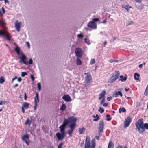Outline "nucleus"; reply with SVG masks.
Masks as SVG:
<instances>
[{
  "mask_svg": "<svg viewBox=\"0 0 148 148\" xmlns=\"http://www.w3.org/2000/svg\"><path fill=\"white\" fill-rule=\"evenodd\" d=\"M18 81V82H21L22 80V79L21 77H19L17 79Z\"/></svg>",
  "mask_w": 148,
  "mask_h": 148,
  "instance_id": "nucleus-57",
  "label": "nucleus"
},
{
  "mask_svg": "<svg viewBox=\"0 0 148 148\" xmlns=\"http://www.w3.org/2000/svg\"><path fill=\"white\" fill-rule=\"evenodd\" d=\"M37 87L38 90L40 91L41 90V84L40 83H38L37 84Z\"/></svg>",
  "mask_w": 148,
  "mask_h": 148,
  "instance_id": "nucleus-36",
  "label": "nucleus"
},
{
  "mask_svg": "<svg viewBox=\"0 0 148 148\" xmlns=\"http://www.w3.org/2000/svg\"><path fill=\"white\" fill-rule=\"evenodd\" d=\"M95 138L97 140H99V137L98 136H95Z\"/></svg>",
  "mask_w": 148,
  "mask_h": 148,
  "instance_id": "nucleus-60",
  "label": "nucleus"
},
{
  "mask_svg": "<svg viewBox=\"0 0 148 148\" xmlns=\"http://www.w3.org/2000/svg\"><path fill=\"white\" fill-rule=\"evenodd\" d=\"M26 43L29 48H30V44L29 42H26Z\"/></svg>",
  "mask_w": 148,
  "mask_h": 148,
  "instance_id": "nucleus-50",
  "label": "nucleus"
},
{
  "mask_svg": "<svg viewBox=\"0 0 148 148\" xmlns=\"http://www.w3.org/2000/svg\"><path fill=\"white\" fill-rule=\"evenodd\" d=\"M61 110H65V104H62V106L60 108Z\"/></svg>",
  "mask_w": 148,
  "mask_h": 148,
  "instance_id": "nucleus-40",
  "label": "nucleus"
},
{
  "mask_svg": "<svg viewBox=\"0 0 148 148\" xmlns=\"http://www.w3.org/2000/svg\"><path fill=\"white\" fill-rule=\"evenodd\" d=\"M110 115L109 114H108L107 115V120L108 121H110L111 120V118L110 117Z\"/></svg>",
  "mask_w": 148,
  "mask_h": 148,
  "instance_id": "nucleus-42",
  "label": "nucleus"
},
{
  "mask_svg": "<svg viewBox=\"0 0 148 148\" xmlns=\"http://www.w3.org/2000/svg\"><path fill=\"white\" fill-rule=\"evenodd\" d=\"M85 130V129L84 127H83L81 128H79V134H82L83 131Z\"/></svg>",
  "mask_w": 148,
  "mask_h": 148,
  "instance_id": "nucleus-29",
  "label": "nucleus"
},
{
  "mask_svg": "<svg viewBox=\"0 0 148 148\" xmlns=\"http://www.w3.org/2000/svg\"><path fill=\"white\" fill-rule=\"evenodd\" d=\"M27 73L26 72H21V76L22 77H24L25 75H27Z\"/></svg>",
  "mask_w": 148,
  "mask_h": 148,
  "instance_id": "nucleus-37",
  "label": "nucleus"
},
{
  "mask_svg": "<svg viewBox=\"0 0 148 148\" xmlns=\"http://www.w3.org/2000/svg\"><path fill=\"white\" fill-rule=\"evenodd\" d=\"M17 78V77L16 76H15L12 79V82L14 81V80H15Z\"/></svg>",
  "mask_w": 148,
  "mask_h": 148,
  "instance_id": "nucleus-56",
  "label": "nucleus"
},
{
  "mask_svg": "<svg viewBox=\"0 0 148 148\" xmlns=\"http://www.w3.org/2000/svg\"><path fill=\"white\" fill-rule=\"evenodd\" d=\"M99 21V19L98 18H95L92 19V21L90 22L88 24V26L93 29H96L97 26L95 23L96 22H98Z\"/></svg>",
  "mask_w": 148,
  "mask_h": 148,
  "instance_id": "nucleus-4",
  "label": "nucleus"
},
{
  "mask_svg": "<svg viewBox=\"0 0 148 148\" xmlns=\"http://www.w3.org/2000/svg\"><path fill=\"white\" fill-rule=\"evenodd\" d=\"M122 7L123 8H125L128 12L129 11V9L130 8H132V7L131 6H130L128 5H122Z\"/></svg>",
  "mask_w": 148,
  "mask_h": 148,
  "instance_id": "nucleus-18",
  "label": "nucleus"
},
{
  "mask_svg": "<svg viewBox=\"0 0 148 148\" xmlns=\"http://www.w3.org/2000/svg\"><path fill=\"white\" fill-rule=\"evenodd\" d=\"M116 39H117V38L115 37H113V41L114 42L115 40Z\"/></svg>",
  "mask_w": 148,
  "mask_h": 148,
  "instance_id": "nucleus-64",
  "label": "nucleus"
},
{
  "mask_svg": "<svg viewBox=\"0 0 148 148\" xmlns=\"http://www.w3.org/2000/svg\"><path fill=\"white\" fill-rule=\"evenodd\" d=\"M5 82L4 77L1 76L0 77V83L2 84Z\"/></svg>",
  "mask_w": 148,
  "mask_h": 148,
  "instance_id": "nucleus-33",
  "label": "nucleus"
},
{
  "mask_svg": "<svg viewBox=\"0 0 148 148\" xmlns=\"http://www.w3.org/2000/svg\"><path fill=\"white\" fill-rule=\"evenodd\" d=\"M0 15H2V14L1 13V11L0 10ZM0 25L2 27H4L5 25V23L4 22L3 20H1L0 18Z\"/></svg>",
  "mask_w": 148,
  "mask_h": 148,
  "instance_id": "nucleus-26",
  "label": "nucleus"
},
{
  "mask_svg": "<svg viewBox=\"0 0 148 148\" xmlns=\"http://www.w3.org/2000/svg\"><path fill=\"white\" fill-rule=\"evenodd\" d=\"M76 118L73 116L70 117L67 119H65V126L68 123H71L69 126L70 129L65 132V135L68 133L70 136H71L76 125Z\"/></svg>",
  "mask_w": 148,
  "mask_h": 148,
  "instance_id": "nucleus-1",
  "label": "nucleus"
},
{
  "mask_svg": "<svg viewBox=\"0 0 148 148\" xmlns=\"http://www.w3.org/2000/svg\"><path fill=\"white\" fill-rule=\"evenodd\" d=\"M27 97L26 96V93L25 92L24 93V99L25 100H27Z\"/></svg>",
  "mask_w": 148,
  "mask_h": 148,
  "instance_id": "nucleus-53",
  "label": "nucleus"
},
{
  "mask_svg": "<svg viewBox=\"0 0 148 148\" xmlns=\"http://www.w3.org/2000/svg\"><path fill=\"white\" fill-rule=\"evenodd\" d=\"M21 109H22V112L23 113H24L25 112V110L24 109V107H23V106L22 107Z\"/></svg>",
  "mask_w": 148,
  "mask_h": 148,
  "instance_id": "nucleus-51",
  "label": "nucleus"
},
{
  "mask_svg": "<svg viewBox=\"0 0 148 148\" xmlns=\"http://www.w3.org/2000/svg\"><path fill=\"white\" fill-rule=\"evenodd\" d=\"M32 121V119H31V120H30L28 118L26 120V121L25 124L26 125H27L28 126V127H30V125L31 123V122Z\"/></svg>",
  "mask_w": 148,
  "mask_h": 148,
  "instance_id": "nucleus-17",
  "label": "nucleus"
},
{
  "mask_svg": "<svg viewBox=\"0 0 148 148\" xmlns=\"http://www.w3.org/2000/svg\"><path fill=\"white\" fill-rule=\"evenodd\" d=\"M76 55L79 58L82 56L83 52L82 49L80 48H76L75 51Z\"/></svg>",
  "mask_w": 148,
  "mask_h": 148,
  "instance_id": "nucleus-10",
  "label": "nucleus"
},
{
  "mask_svg": "<svg viewBox=\"0 0 148 148\" xmlns=\"http://www.w3.org/2000/svg\"><path fill=\"white\" fill-rule=\"evenodd\" d=\"M134 22L132 21H131L130 22V23H128L127 24V26H129L130 25H131L132 24H134Z\"/></svg>",
  "mask_w": 148,
  "mask_h": 148,
  "instance_id": "nucleus-46",
  "label": "nucleus"
},
{
  "mask_svg": "<svg viewBox=\"0 0 148 148\" xmlns=\"http://www.w3.org/2000/svg\"><path fill=\"white\" fill-rule=\"evenodd\" d=\"M136 1L139 3H141L142 2L141 0H136Z\"/></svg>",
  "mask_w": 148,
  "mask_h": 148,
  "instance_id": "nucleus-55",
  "label": "nucleus"
},
{
  "mask_svg": "<svg viewBox=\"0 0 148 148\" xmlns=\"http://www.w3.org/2000/svg\"><path fill=\"white\" fill-rule=\"evenodd\" d=\"M63 143H60L58 146V148H62V145H63Z\"/></svg>",
  "mask_w": 148,
  "mask_h": 148,
  "instance_id": "nucleus-48",
  "label": "nucleus"
},
{
  "mask_svg": "<svg viewBox=\"0 0 148 148\" xmlns=\"http://www.w3.org/2000/svg\"><path fill=\"white\" fill-rule=\"evenodd\" d=\"M116 148H123V147L122 146L119 145Z\"/></svg>",
  "mask_w": 148,
  "mask_h": 148,
  "instance_id": "nucleus-59",
  "label": "nucleus"
},
{
  "mask_svg": "<svg viewBox=\"0 0 148 148\" xmlns=\"http://www.w3.org/2000/svg\"><path fill=\"white\" fill-rule=\"evenodd\" d=\"M22 106H23L24 108L27 109L29 107V104L27 102H25L23 103Z\"/></svg>",
  "mask_w": 148,
  "mask_h": 148,
  "instance_id": "nucleus-24",
  "label": "nucleus"
},
{
  "mask_svg": "<svg viewBox=\"0 0 148 148\" xmlns=\"http://www.w3.org/2000/svg\"><path fill=\"white\" fill-rule=\"evenodd\" d=\"M140 75L138 73H136L134 74V78L136 80H138L139 79V77Z\"/></svg>",
  "mask_w": 148,
  "mask_h": 148,
  "instance_id": "nucleus-23",
  "label": "nucleus"
},
{
  "mask_svg": "<svg viewBox=\"0 0 148 148\" xmlns=\"http://www.w3.org/2000/svg\"><path fill=\"white\" fill-rule=\"evenodd\" d=\"M24 142L27 145H29V142L28 140L25 141Z\"/></svg>",
  "mask_w": 148,
  "mask_h": 148,
  "instance_id": "nucleus-52",
  "label": "nucleus"
},
{
  "mask_svg": "<svg viewBox=\"0 0 148 148\" xmlns=\"http://www.w3.org/2000/svg\"><path fill=\"white\" fill-rule=\"evenodd\" d=\"M119 95L121 97H122L123 96V94L121 92L119 91L116 92L114 94L113 96L115 97H117Z\"/></svg>",
  "mask_w": 148,
  "mask_h": 148,
  "instance_id": "nucleus-16",
  "label": "nucleus"
},
{
  "mask_svg": "<svg viewBox=\"0 0 148 148\" xmlns=\"http://www.w3.org/2000/svg\"><path fill=\"white\" fill-rule=\"evenodd\" d=\"M36 96L34 97L35 103H38L39 102V95L37 92H36Z\"/></svg>",
  "mask_w": 148,
  "mask_h": 148,
  "instance_id": "nucleus-20",
  "label": "nucleus"
},
{
  "mask_svg": "<svg viewBox=\"0 0 148 148\" xmlns=\"http://www.w3.org/2000/svg\"><path fill=\"white\" fill-rule=\"evenodd\" d=\"M120 77L121 79L119 80H121L122 82L125 81L127 79V77H124L123 75H121L120 76Z\"/></svg>",
  "mask_w": 148,
  "mask_h": 148,
  "instance_id": "nucleus-25",
  "label": "nucleus"
},
{
  "mask_svg": "<svg viewBox=\"0 0 148 148\" xmlns=\"http://www.w3.org/2000/svg\"><path fill=\"white\" fill-rule=\"evenodd\" d=\"M98 111L99 112L101 113H103L104 112V110L102 109L101 108V107H100L99 108V109L98 110Z\"/></svg>",
  "mask_w": 148,
  "mask_h": 148,
  "instance_id": "nucleus-35",
  "label": "nucleus"
},
{
  "mask_svg": "<svg viewBox=\"0 0 148 148\" xmlns=\"http://www.w3.org/2000/svg\"><path fill=\"white\" fill-rule=\"evenodd\" d=\"M37 103H36H36H35L34 106V110H35L36 109V108L37 107Z\"/></svg>",
  "mask_w": 148,
  "mask_h": 148,
  "instance_id": "nucleus-47",
  "label": "nucleus"
},
{
  "mask_svg": "<svg viewBox=\"0 0 148 148\" xmlns=\"http://www.w3.org/2000/svg\"><path fill=\"white\" fill-rule=\"evenodd\" d=\"M106 92L105 91H103L99 95V99L100 100L102 99L105 98Z\"/></svg>",
  "mask_w": 148,
  "mask_h": 148,
  "instance_id": "nucleus-15",
  "label": "nucleus"
},
{
  "mask_svg": "<svg viewBox=\"0 0 148 148\" xmlns=\"http://www.w3.org/2000/svg\"><path fill=\"white\" fill-rule=\"evenodd\" d=\"M91 145L95 147L96 145L95 143V139H93L92 140Z\"/></svg>",
  "mask_w": 148,
  "mask_h": 148,
  "instance_id": "nucleus-38",
  "label": "nucleus"
},
{
  "mask_svg": "<svg viewBox=\"0 0 148 148\" xmlns=\"http://www.w3.org/2000/svg\"><path fill=\"white\" fill-rule=\"evenodd\" d=\"M20 61H19V62L20 63L22 62L26 65L28 63L30 64H33V61L32 58L29 59L28 62H27V57L23 54H22L20 58Z\"/></svg>",
  "mask_w": 148,
  "mask_h": 148,
  "instance_id": "nucleus-3",
  "label": "nucleus"
},
{
  "mask_svg": "<svg viewBox=\"0 0 148 148\" xmlns=\"http://www.w3.org/2000/svg\"><path fill=\"white\" fill-rule=\"evenodd\" d=\"M29 138V137L27 134L23 135L22 138V140L24 141L28 140Z\"/></svg>",
  "mask_w": 148,
  "mask_h": 148,
  "instance_id": "nucleus-21",
  "label": "nucleus"
},
{
  "mask_svg": "<svg viewBox=\"0 0 148 148\" xmlns=\"http://www.w3.org/2000/svg\"><path fill=\"white\" fill-rule=\"evenodd\" d=\"M90 140V137L87 136L84 148H95V147L91 145Z\"/></svg>",
  "mask_w": 148,
  "mask_h": 148,
  "instance_id": "nucleus-6",
  "label": "nucleus"
},
{
  "mask_svg": "<svg viewBox=\"0 0 148 148\" xmlns=\"http://www.w3.org/2000/svg\"><path fill=\"white\" fill-rule=\"evenodd\" d=\"M72 100L71 98L69 95H65V101L71 102Z\"/></svg>",
  "mask_w": 148,
  "mask_h": 148,
  "instance_id": "nucleus-19",
  "label": "nucleus"
},
{
  "mask_svg": "<svg viewBox=\"0 0 148 148\" xmlns=\"http://www.w3.org/2000/svg\"><path fill=\"white\" fill-rule=\"evenodd\" d=\"M108 104L107 103H105L103 104V106L106 107L108 106Z\"/></svg>",
  "mask_w": 148,
  "mask_h": 148,
  "instance_id": "nucleus-58",
  "label": "nucleus"
},
{
  "mask_svg": "<svg viewBox=\"0 0 148 148\" xmlns=\"http://www.w3.org/2000/svg\"><path fill=\"white\" fill-rule=\"evenodd\" d=\"M30 78H31V79H32V81L34 82V81L35 78H34V76L33 75H31Z\"/></svg>",
  "mask_w": 148,
  "mask_h": 148,
  "instance_id": "nucleus-43",
  "label": "nucleus"
},
{
  "mask_svg": "<svg viewBox=\"0 0 148 148\" xmlns=\"http://www.w3.org/2000/svg\"><path fill=\"white\" fill-rule=\"evenodd\" d=\"M56 136L58 140H61L65 137V134L59 132H58L56 133Z\"/></svg>",
  "mask_w": 148,
  "mask_h": 148,
  "instance_id": "nucleus-12",
  "label": "nucleus"
},
{
  "mask_svg": "<svg viewBox=\"0 0 148 148\" xmlns=\"http://www.w3.org/2000/svg\"><path fill=\"white\" fill-rule=\"evenodd\" d=\"M120 75V73L119 71H115L109 79V82L110 83H112L116 80Z\"/></svg>",
  "mask_w": 148,
  "mask_h": 148,
  "instance_id": "nucleus-5",
  "label": "nucleus"
},
{
  "mask_svg": "<svg viewBox=\"0 0 148 148\" xmlns=\"http://www.w3.org/2000/svg\"><path fill=\"white\" fill-rule=\"evenodd\" d=\"M132 121V119L131 117L128 116L127 119L125 120L124 121V127L125 128H126L128 127L130 125V123Z\"/></svg>",
  "mask_w": 148,
  "mask_h": 148,
  "instance_id": "nucleus-11",
  "label": "nucleus"
},
{
  "mask_svg": "<svg viewBox=\"0 0 148 148\" xmlns=\"http://www.w3.org/2000/svg\"><path fill=\"white\" fill-rule=\"evenodd\" d=\"M143 66V65L142 64H140L139 65V67L140 68H141Z\"/></svg>",
  "mask_w": 148,
  "mask_h": 148,
  "instance_id": "nucleus-62",
  "label": "nucleus"
},
{
  "mask_svg": "<svg viewBox=\"0 0 148 148\" xmlns=\"http://www.w3.org/2000/svg\"><path fill=\"white\" fill-rule=\"evenodd\" d=\"M60 133L65 134V118L64 119L63 124L59 127Z\"/></svg>",
  "mask_w": 148,
  "mask_h": 148,
  "instance_id": "nucleus-13",
  "label": "nucleus"
},
{
  "mask_svg": "<svg viewBox=\"0 0 148 148\" xmlns=\"http://www.w3.org/2000/svg\"><path fill=\"white\" fill-rule=\"evenodd\" d=\"M126 111V110L124 107L122 108H120L119 110V113H121V112H125Z\"/></svg>",
  "mask_w": 148,
  "mask_h": 148,
  "instance_id": "nucleus-30",
  "label": "nucleus"
},
{
  "mask_svg": "<svg viewBox=\"0 0 148 148\" xmlns=\"http://www.w3.org/2000/svg\"><path fill=\"white\" fill-rule=\"evenodd\" d=\"M4 36L6 37L8 40L10 41L11 36L10 34L7 32H4L1 30H0V36Z\"/></svg>",
  "mask_w": 148,
  "mask_h": 148,
  "instance_id": "nucleus-7",
  "label": "nucleus"
},
{
  "mask_svg": "<svg viewBox=\"0 0 148 148\" xmlns=\"http://www.w3.org/2000/svg\"><path fill=\"white\" fill-rule=\"evenodd\" d=\"M85 75H86L85 76V80L84 82L86 83H88L92 79V77L90 74L89 73H85Z\"/></svg>",
  "mask_w": 148,
  "mask_h": 148,
  "instance_id": "nucleus-9",
  "label": "nucleus"
},
{
  "mask_svg": "<svg viewBox=\"0 0 148 148\" xmlns=\"http://www.w3.org/2000/svg\"><path fill=\"white\" fill-rule=\"evenodd\" d=\"M21 24V22L18 23V21L16 22L15 23V27L18 32H19L20 30V26Z\"/></svg>",
  "mask_w": 148,
  "mask_h": 148,
  "instance_id": "nucleus-14",
  "label": "nucleus"
},
{
  "mask_svg": "<svg viewBox=\"0 0 148 148\" xmlns=\"http://www.w3.org/2000/svg\"><path fill=\"white\" fill-rule=\"evenodd\" d=\"M136 129L140 134L143 133L145 129L148 130V123H144L143 119H139L135 124Z\"/></svg>",
  "mask_w": 148,
  "mask_h": 148,
  "instance_id": "nucleus-2",
  "label": "nucleus"
},
{
  "mask_svg": "<svg viewBox=\"0 0 148 148\" xmlns=\"http://www.w3.org/2000/svg\"><path fill=\"white\" fill-rule=\"evenodd\" d=\"M112 99V97H108L107 98V100L109 101H110V100Z\"/></svg>",
  "mask_w": 148,
  "mask_h": 148,
  "instance_id": "nucleus-49",
  "label": "nucleus"
},
{
  "mask_svg": "<svg viewBox=\"0 0 148 148\" xmlns=\"http://www.w3.org/2000/svg\"><path fill=\"white\" fill-rule=\"evenodd\" d=\"M109 61L110 63L114 62V60L110 59L109 60Z\"/></svg>",
  "mask_w": 148,
  "mask_h": 148,
  "instance_id": "nucleus-54",
  "label": "nucleus"
},
{
  "mask_svg": "<svg viewBox=\"0 0 148 148\" xmlns=\"http://www.w3.org/2000/svg\"><path fill=\"white\" fill-rule=\"evenodd\" d=\"M136 104V107H138L140 105V102H137Z\"/></svg>",
  "mask_w": 148,
  "mask_h": 148,
  "instance_id": "nucleus-45",
  "label": "nucleus"
},
{
  "mask_svg": "<svg viewBox=\"0 0 148 148\" xmlns=\"http://www.w3.org/2000/svg\"><path fill=\"white\" fill-rule=\"evenodd\" d=\"M104 123L103 121L100 122L99 124V128L98 131V134L99 136H101L103 132L104 128Z\"/></svg>",
  "mask_w": 148,
  "mask_h": 148,
  "instance_id": "nucleus-8",
  "label": "nucleus"
},
{
  "mask_svg": "<svg viewBox=\"0 0 148 148\" xmlns=\"http://www.w3.org/2000/svg\"><path fill=\"white\" fill-rule=\"evenodd\" d=\"M144 95L145 96L148 95V84L145 91Z\"/></svg>",
  "mask_w": 148,
  "mask_h": 148,
  "instance_id": "nucleus-32",
  "label": "nucleus"
},
{
  "mask_svg": "<svg viewBox=\"0 0 148 148\" xmlns=\"http://www.w3.org/2000/svg\"><path fill=\"white\" fill-rule=\"evenodd\" d=\"M76 63L77 65H81L82 64V62L80 59L77 58L76 59Z\"/></svg>",
  "mask_w": 148,
  "mask_h": 148,
  "instance_id": "nucleus-28",
  "label": "nucleus"
},
{
  "mask_svg": "<svg viewBox=\"0 0 148 148\" xmlns=\"http://www.w3.org/2000/svg\"><path fill=\"white\" fill-rule=\"evenodd\" d=\"M77 36L78 38H82L84 37L83 35L82 34H78L77 35Z\"/></svg>",
  "mask_w": 148,
  "mask_h": 148,
  "instance_id": "nucleus-41",
  "label": "nucleus"
},
{
  "mask_svg": "<svg viewBox=\"0 0 148 148\" xmlns=\"http://www.w3.org/2000/svg\"><path fill=\"white\" fill-rule=\"evenodd\" d=\"M107 41H105V42L104 43V47H105L106 45H107Z\"/></svg>",
  "mask_w": 148,
  "mask_h": 148,
  "instance_id": "nucleus-61",
  "label": "nucleus"
},
{
  "mask_svg": "<svg viewBox=\"0 0 148 148\" xmlns=\"http://www.w3.org/2000/svg\"><path fill=\"white\" fill-rule=\"evenodd\" d=\"M105 101V98H103L102 99V100L100 102V104H103V103Z\"/></svg>",
  "mask_w": 148,
  "mask_h": 148,
  "instance_id": "nucleus-44",
  "label": "nucleus"
},
{
  "mask_svg": "<svg viewBox=\"0 0 148 148\" xmlns=\"http://www.w3.org/2000/svg\"><path fill=\"white\" fill-rule=\"evenodd\" d=\"M113 147V143L112 142L110 141L108 145V148H112Z\"/></svg>",
  "mask_w": 148,
  "mask_h": 148,
  "instance_id": "nucleus-31",
  "label": "nucleus"
},
{
  "mask_svg": "<svg viewBox=\"0 0 148 148\" xmlns=\"http://www.w3.org/2000/svg\"><path fill=\"white\" fill-rule=\"evenodd\" d=\"M95 59H94V58L91 59V60L90 62V65L93 64H94V63H95Z\"/></svg>",
  "mask_w": 148,
  "mask_h": 148,
  "instance_id": "nucleus-34",
  "label": "nucleus"
},
{
  "mask_svg": "<svg viewBox=\"0 0 148 148\" xmlns=\"http://www.w3.org/2000/svg\"><path fill=\"white\" fill-rule=\"evenodd\" d=\"M95 119H93V121H97L99 119V117L98 114H96V116H92Z\"/></svg>",
  "mask_w": 148,
  "mask_h": 148,
  "instance_id": "nucleus-27",
  "label": "nucleus"
},
{
  "mask_svg": "<svg viewBox=\"0 0 148 148\" xmlns=\"http://www.w3.org/2000/svg\"><path fill=\"white\" fill-rule=\"evenodd\" d=\"M18 85L17 84H16L14 86V88H16L18 86Z\"/></svg>",
  "mask_w": 148,
  "mask_h": 148,
  "instance_id": "nucleus-63",
  "label": "nucleus"
},
{
  "mask_svg": "<svg viewBox=\"0 0 148 148\" xmlns=\"http://www.w3.org/2000/svg\"><path fill=\"white\" fill-rule=\"evenodd\" d=\"M84 40H85V42L86 43V44H87L88 45L90 44V41L89 40H88L87 38H85V39Z\"/></svg>",
  "mask_w": 148,
  "mask_h": 148,
  "instance_id": "nucleus-39",
  "label": "nucleus"
},
{
  "mask_svg": "<svg viewBox=\"0 0 148 148\" xmlns=\"http://www.w3.org/2000/svg\"><path fill=\"white\" fill-rule=\"evenodd\" d=\"M14 50L18 55L21 54L20 49L18 46H16Z\"/></svg>",
  "mask_w": 148,
  "mask_h": 148,
  "instance_id": "nucleus-22",
  "label": "nucleus"
}]
</instances>
